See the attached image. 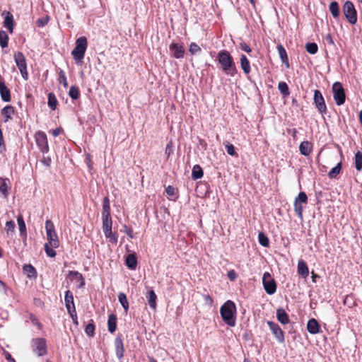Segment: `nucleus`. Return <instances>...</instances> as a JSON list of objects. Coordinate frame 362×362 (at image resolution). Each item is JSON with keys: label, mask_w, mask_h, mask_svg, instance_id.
<instances>
[{"label": "nucleus", "mask_w": 362, "mask_h": 362, "mask_svg": "<svg viewBox=\"0 0 362 362\" xmlns=\"http://www.w3.org/2000/svg\"><path fill=\"white\" fill-rule=\"evenodd\" d=\"M95 325L94 321L93 320L90 319L85 327V332L88 337H93L95 334Z\"/></svg>", "instance_id": "obj_36"}, {"label": "nucleus", "mask_w": 362, "mask_h": 362, "mask_svg": "<svg viewBox=\"0 0 362 362\" xmlns=\"http://www.w3.org/2000/svg\"><path fill=\"white\" fill-rule=\"evenodd\" d=\"M305 49L308 53L315 54L318 51V46L315 42H308L305 45Z\"/></svg>", "instance_id": "obj_46"}, {"label": "nucleus", "mask_w": 362, "mask_h": 362, "mask_svg": "<svg viewBox=\"0 0 362 362\" xmlns=\"http://www.w3.org/2000/svg\"><path fill=\"white\" fill-rule=\"evenodd\" d=\"M204 298L206 303H209L210 305L213 303V299L209 295H205Z\"/></svg>", "instance_id": "obj_64"}, {"label": "nucleus", "mask_w": 362, "mask_h": 362, "mask_svg": "<svg viewBox=\"0 0 362 362\" xmlns=\"http://www.w3.org/2000/svg\"><path fill=\"white\" fill-rule=\"evenodd\" d=\"M65 305L67 310L75 307L74 296L71 291L67 290L65 293Z\"/></svg>", "instance_id": "obj_31"}, {"label": "nucleus", "mask_w": 362, "mask_h": 362, "mask_svg": "<svg viewBox=\"0 0 362 362\" xmlns=\"http://www.w3.org/2000/svg\"><path fill=\"white\" fill-rule=\"evenodd\" d=\"M170 50L173 52V56L176 59H182L185 55V48L182 45L173 42L169 46Z\"/></svg>", "instance_id": "obj_17"}, {"label": "nucleus", "mask_w": 362, "mask_h": 362, "mask_svg": "<svg viewBox=\"0 0 362 362\" xmlns=\"http://www.w3.org/2000/svg\"><path fill=\"white\" fill-rule=\"evenodd\" d=\"M343 13L347 21L352 25L357 22V12L354 4L350 1H346L343 6Z\"/></svg>", "instance_id": "obj_7"}, {"label": "nucleus", "mask_w": 362, "mask_h": 362, "mask_svg": "<svg viewBox=\"0 0 362 362\" xmlns=\"http://www.w3.org/2000/svg\"><path fill=\"white\" fill-rule=\"evenodd\" d=\"M236 306L233 301L227 300L220 308V314L223 322L230 327H234L236 322Z\"/></svg>", "instance_id": "obj_3"}, {"label": "nucleus", "mask_w": 362, "mask_h": 362, "mask_svg": "<svg viewBox=\"0 0 362 362\" xmlns=\"http://www.w3.org/2000/svg\"><path fill=\"white\" fill-rule=\"evenodd\" d=\"M267 324L268 325L270 330L272 331L278 342L284 343L285 341L284 332L279 327V325L272 321H267Z\"/></svg>", "instance_id": "obj_14"}, {"label": "nucleus", "mask_w": 362, "mask_h": 362, "mask_svg": "<svg viewBox=\"0 0 362 362\" xmlns=\"http://www.w3.org/2000/svg\"><path fill=\"white\" fill-rule=\"evenodd\" d=\"M307 330L312 334H316L321 332L320 326L315 318H311L308 321Z\"/></svg>", "instance_id": "obj_19"}, {"label": "nucleus", "mask_w": 362, "mask_h": 362, "mask_svg": "<svg viewBox=\"0 0 362 362\" xmlns=\"http://www.w3.org/2000/svg\"><path fill=\"white\" fill-rule=\"evenodd\" d=\"M125 264L130 269H135L137 265V259L134 254H129L127 256Z\"/></svg>", "instance_id": "obj_28"}, {"label": "nucleus", "mask_w": 362, "mask_h": 362, "mask_svg": "<svg viewBox=\"0 0 362 362\" xmlns=\"http://www.w3.org/2000/svg\"><path fill=\"white\" fill-rule=\"evenodd\" d=\"M189 51L192 55H194L201 52L202 49L197 44H196L195 42H192L189 45Z\"/></svg>", "instance_id": "obj_49"}, {"label": "nucleus", "mask_w": 362, "mask_h": 362, "mask_svg": "<svg viewBox=\"0 0 362 362\" xmlns=\"http://www.w3.org/2000/svg\"><path fill=\"white\" fill-rule=\"evenodd\" d=\"M8 36L6 31L0 30V45L2 48H5L8 46Z\"/></svg>", "instance_id": "obj_43"}, {"label": "nucleus", "mask_w": 362, "mask_h": 362, "mask_svg": "<svg viewBox=\"0 0 362 362\" xmlns=\"http://www.w3.org/2000/svg\"><path fill=\"white\" fill-rule=\"evenodd\" d=\"M17 221L19 227L20 233L21 235L26 236V226L23 218L21 215L17 217Z\"/></svg>", "instance_id": "obj_39"}, {"label": "nucleus", "mask_w": 362, "mask_h": 362, "mask_svg": "<svg viewBox=\"0 0 362 362\" xmlns=\"http://www.w3.org/2000/svg\"><path fill=\"white\" fill-rule=\"evenodd\" d=\"M173 151L172 142H170L169 144H167V146L165 147V153L167 155L168 158L173 153Z\"/></svg>", "instance_id": "obj_56"}, {"label": "nucleus", "mask_w": 362, "mask_h": 362, "mask_svg": "<svg viewBox=\"0 0 362 362\" xmlns=\"http://www.w3.org/2000/svg\"><path fill=\"white\" fill-rule=\"evenodd\" d=\"M40 162L46 167L49 168L51 165L52 159L49 156H43Z\"/></svg>", "instance_id": "obj_54"}, {"label": "nucleus", "mask_w": 362, "mask_h": 362, "mask_svg": "<svg viewBox=\"0 0 362 362\" xmlns=\"http://www.w3.org/2000/svg\"><path fill=\"white\" fill-rule=\"evenodd\" d=\"M204 173L202 168L199 165H195L192 171V177L193 180H198L203 177Z\"/></svg>", "instance_id": "obj_32"}, {"label": "nucleus", "mask_w": 362, "mask_h": 362, "mask_svg": "<svg viewBox=\"0 0 362 362\" xmlns=\"http://www.w3.org/2000/svg\"><path fill=\"white\" fill-rule=\"evenodd\" d=\"M298 274L303 278H306L308 276V267L303 259L299 260L298 262Z\"/></svg>", "instance_id": "obj_27"}, {"label": "nucleus", "mask_w": 362, "mask_h": 362, "mask_svg": "<svg viewBox=\"0 0 362 362\" xmlns=\"http://www.w3.org/2000/svg\"><path fill=\"white\" fill-rule=\"evenodd\" d=\"M175 188L171 185L168 186L165 189L167 194L171 197L175 195Z\"/></svg>", "instance_id": "obj_58"}, {"label": "nucleus", "mask_w": 362, "mask_h": 362, "mask_svg": "<svg viewBox=\"0 0 362 362\" xmlns=\"http://www.w3.org/2000/svg\"><path fill=\"white\" fill-rule=\"evenodd\" d=\"M108 331L110 333L115 332L117 328V317L115 314H110L107 320Z\"/></svg>", "instance_id": "obj_30"}, {"label": "nucleus", "mask_w": 362, "mask_h": 362, "mask_svg": "<svg viewBox=\"0 0 362 362\" xmlns=\"http://www.w3.org/2000/svg\"><path fill=\"white\" fill-rule=\"evenodd\" d=\"M146 298L150 308L153 310H156L157 307V296L153 289L149 290L146 294Z\"/></svg>", "instance_id": "obj_21"}, {"label": "nucleus", "mask_w": 362, "mask_h": 362, "mask_svg": "<svg viewBox=\"0 0 362 362\" xmlns=\"http://www.w3.org/2000/svg\"><path fill=\"white\" fill-rule=\"evenodd\" d=\"M1 16L4 17V26L8 29L10 33H12L15 25L13 14L9 11H4Z\"/></svg>", "instance_id": "obj_15"}, {"label": "nucleus", "mask_w": 362, "mask_h": 362, "mask_svg": "<svg viewBox=\"0 0 362 362\" xmlns=\"http://www.w3.org/2000/svg\"><path fill=\"white\" fill-rule=\"evenodd\" d=\"M118 300L124 311L127 313L129 310V302L127 300L126 294L124 293H119L118 294Z\"/></svg>", "instance_id": "obj_37"}, {"label": "nucleus", "mask_w": 362, "mask_h": 362, "mask_svg": "<svg viewBox=\"0 0 362 362\" xmlns=\"http://www.w3.org/2000/svg\"><path fill=\"white\" fill-rule=\"evenodd\" d=\"M6 150V144L4 140V136L1 129L0 128V153Z\"/></svg>", "instance_id": "obj_53"}, {"label": "nucleus", "mask_w": 362, "mask_h": 362, "mask_svg": "<svg viewBox=\"0 0 362 362\" xmlns=\"http://www.w3.org/2000/svg\"><path fill=\"white\" fill-rule=\"evenodd\" d=\"M279 57L283 64L286 65L287 68L289 67V61L287 55V52L281 44H279L276 47Z\"/></svg>", "instance_id": "obj_24"}, {"label": "nucleus", "mask_w": 362, "mask_h": 362, "mask_svg": "<svg viewBox=\"0 0 362 362\" xmlns=\"http://www.w3.org/2000/svg\"><path fill=\"white\" fill-rule=\"evenodd\" d=\"M325 39L328 44H330V45L334 44V41L332 40V37L331 34H329V33L327 34L325 37Z\"/></svg>", "instance_id": "obj_60"}, {"label": "nucleus", "mask_w": 362, "mask_h": 362, "mask_svg": "<svg viewBox=\"0 0 362 362\" xmlns=\"http://www.w3.org/2000/svg\"><path fill=\"white\" fill-rule=\"evenodd\" d=\"M15 114V109L11 105H6L1 110V115L4 118L5 123L8 122L12 119L13 115Z\"/></svg>", "instance_id": "obj_20"}, {"label": "nucleus", "mask_w": 362, "mask_h": 362, "mask_svg": "<svg viewBox=\"0 0 362 362\" xmlns=\"http://www.w3.org/2000/svg\"><path fill=\"white\" fill-rule=\"evenodd\" d=\"M58 81L59 83H62L65 88L68 87V82L65 72L62 69L59 71Z\"/></svg>", "instance_id": "obj_47"}, {"label": "nucleus", "mask_w": 362, "mask_h": 362, "mask_svg": "<svg viewBox=\"0 0 362 362\" xmlns=\"http://www.w3.org/2000/svg\"><path fill=\"white\" fill-rule=\"evenodd\" d=\"M69 276L72 279H75L81 281L80 287H83L85 285L84 279L81 273L77 271H70L69 273Z\"/></svg>", "instance_id": "obj_38"}, {"label": "nucleus", "mask_w": 362, "mask_h": 362, "mask_svg": "<svg viewBox=\"0 0 362 362\" xmlns=\"http://www.w3.org/2000/svg\"><path fill=\"white\" fill-rule=\"evenodd\" d=\"M15 227V222L13 221H9L6 222L5 229L6 232L8 233L9 232H13Z\"/></svg>", "instance_id": "obj_51"}, {"label": "nucleus", "mask_w": 362, "mask_h": 362, "mask_svg": "<svg viewBox=\"0 0 362 362\" xmlns=\"http://www.w3.org/2000/svg\"><path fill=\"white\" fill-rule=\"evenodd\" d=\"M112 221L111 217H103V230L105 237L109 238L112 243H116L117 242V235L112 233Z\"/></svg>", "instance_id": "obj_11"}, {"label": "nucleus", "mask_w": 362, "mask_h": 362, "mask_svg": "<svg viewBox=\"0 0 362 362\" xmlns=\"http://www.w3.org/2000/svg\"><path fill=\"white\" fill-rule=\"evenodd\" d=\"M69 95L72 100H77L80 97L79 88L76 86H71L69 91Z\"/></svg>", "instance_id": "obj_41"}, {"label": "nucleus", "mask_w": 362, "mask_h": 362, "mask_svg": "<svg viewBox=\"0 0 362 362\" xmlns=\"http://www.w3.org/2000/svg\"><path fill=\"white\" fill-rule=\"evenodd\" d=\"M341 162L337 163V165L331 169V170L328 173V177L330 179H335L339 175L341 170Z\"/></svg>", "instance_id": "obj_35"}, {"label": "nucleus", "mask_w": 362, "mask_h": 362, "mask_svg": "<svg viewBox=\"0 0 362 362\" xmlns=\"http://www.w3.org/2000/svg\"><path fill=\"white\" fill-rule=\"evenodd\" d=\"M102 217H111L110 206H103Z\"/></svg>", "instance_id": "obj_52"}, {"label": "nucleus", "mask_w": 362, "mask_h": 362, "mask_svg": "<svg viewBox=\"0 0 362 362\" xmlns=\"http://www.w3.org/2000/svg\"><path fill=\"white\" fill-rule=\"evenodd\" d=\"M115 346L116 356L119 359H121L124 356V349L123 344V340L122 336L118 335L115 339Z\"/></svg>", "instance_id": "obj_18"}, {"label": "nucleus", "mask_w": 362, "mask_h": 362, "mask_svg": "<svg viewBox=\"0 0 362 362\" xmlns=\"http://www.w3.org/2000/svg\"><path fill=\"white\" fill-rule=\"evenodd\" d=\"M240 67L245 75L251 72L250 63L245 54H241L240 58Z\"/></svg>", "instance_id": "obj_23"}, {"label": "nucleus", "mask_w": 362, "mask_h": 362, "mask_svg": "<svg viewBox=\"0 0 362 362\" xmlns=\"http://www.w3.org/2000/svg\"><path fill=\"white\" fill-rule=\"evenodd\" d=\"M258 240L261 245L264 247L269 246V240L268 237L263 233L260 232L258 235Z\"/></svg>", "instance_id": "obj_45"}, {"label": "nucleus", "mask_w": 362, "mask_h": 362, "mask_svg": "<svg viewBox=\"0 0 362 362\" xmlns=\"http://www.w3.org/2000/svg\"><path fill=\"white\" fill-rule=\"evenodd\" d=\"M13 59L23 78L28 80V72L27 70V63L23 53L21 52H16L13 54Z\"/></svg>", "instance_id": "obj_6"}, {"label": "nucleus", "mask_w": 362, "mask_h": 362, "mask_svg": "<svg viewBox=\"0 0 362 362\" xmlns=\"http://www.w3.org/2000/svg\"><path fill=\"white\" fill-rule=\"evenodd\" d=\"M31 348L37 356H43L47 354V341L45 338L37 337L33 339Z\"/></svg>", "instance_id": "obj_5"}, {"label": "nucleus", "mask_w": 362, "mask_h": 362, "mask_svg": "<svg viewBox=\"0 0 362 362\" xmlns=\"http://www.w3.org/2000/svg\"><path fill=\"white\" fill-rule=\"evenodd\" d=\"M10 181L8 178L0 177V192L4 198L8 196V185Z\"/></svg>", "instance_id": "obj_26"}, {"label": "nucleus", "mask_w": 362, "mask_h": 362, "mask_svg": "<svg viewBox=\"0 0 362 362\" xmlns=\"http://www.w3.org/2000/svg\"><path fill=\"white\" fill-rule=\"evenodd\" d=\"M67 311H68L69 314L70 315L71 317H72L73 316L77 315L75 307L70 308L69 310H67Z\"/></svg>", "instance_id": "obj_63"}, {"label": "nucleus", "mask_w": 362, "mask_h": 362, "mask_svg": "<svg viewBox=\"0 0 362 362\" xmlns=\"http://www.w3.org/2000/svg\"><path fill=\"white\" fill-rule=\"evenodd\" d=\"M278 88H279V91L281 92V93L284 96L286 97L290 95L289 88L286 82H284V81L279 82V85H278Z\"/></svg>", "instance_id": "obj_42"}, {"label": "nucleus", "mask_w": 362, "mask_h": 362, "mask_svg": "<svg viewBox=\"0 0 362 362\" xmlns=\"http://www.w3.org/2000/svg\"><path fill=\"white\" fill-rule=\"evenodd\" d=\"M313 102L315 105V107L320 114L325 115L327 113V105L325 104L324 97L322 96V94L320 92V90H315L314 91Z\"/></svg>", "instance_id": "obj_13"}, {"label": "nucleus", "mask_w": 362, "mask_h": 362, "mask_svg": "<svg viewBox=\"0 0 362 362\" xmlns=\"http://www.w3.org/2000/svg\"><path fill=\"white\" fill-rule=\"evenodd\" d=\"M23 272L30 279L37 277V271L35 268L31 264H25L23 267Z\"/></svg>", "instance_id": "obj_29"}, {"label": "nucleus", "mask_w": 362, "mask_h": 362, "mask_svg": "<svg viewBox=\"0 0 362 362\" xmlns=\"http://www.w3.org/2000/svg\"><path fill=\"white\" fill-rule=\"evenodd\" d=\"M88 47L87 38L80 37L76 40V47L71 52V55L76 62H81L84 58L85 52Z\"/></svg>", "instance_id": "obj_4"}, {"label": "nucleus", "mask_w": 362, "mask_h": 362, "mask_svg": "<svg viewBox=\"0 0 362 362\" xmlns=\"http://www.w3.org/2000/svg\"><path fill=\"white\" fill-rule=\"evenodd\" d=\"M276 318L283 325H287L290 322L288 315L283 308L277 309Z\"/></svg>", "instance_id": "obj_25"}, {"label": "nucleus", "mask_w": 362, "mask_h": 362, "mask_svg": "<svg viewBox=\"0 0 362 362\" xmlns=\"http://www.w3.org/2000/svg\"><path fill=\"white\" fill-rule=\"evenodd\" d=\"M125 232L127 233V235L130 238H133L134 236H133V230L132 228H127L125 226Z\"/></svg>", "instance_id": "obj_61"}, {"label": "nucleus", "mask_w": 362, "mask_h": 362, "mask_svg": "<svg viewBox=\"0 0 362 362\" xmlns=\"http://www.w3.org/2000/svg\"><path fill=\"white\" fill-rule=\"evenodd\" d=\"M223 145L226 149L227 153L230 156H235V157L238 156V154L236 153L235 147L232 144H230L228 141H226L223 143Z\"/></svg>", "instance_id": "obj_44"}, {"label": "nucleus", "mask_w": 362, "mask_h": 362, "mask_svg": "<svg viewBox=\"0 0 362 362\" xmlns=\"http://www.w3.org/2000/svg\"><path fill=\"white\" fill-rule=\"evenodd\" d=\"M240 46L241 49L246 52L247 53H250L252 52V49L250 47V46L247 45L245 42L240 43Z\"/></svg>", "instance_id": "obj_57"}, {"label": "nucleus", "mask_w": 362, "mask_h": 362, "mask_svg": "<svg viewBox=\"0 0 362 362\" xmlns=\"http://www.w3.org/2000/svg\"><path fill=\"white\" fill-rule=\"evenodd\" d=\"M5 358L8 362H16V360L12 357V356L8 352H6L5 354Z\"/></svg>", "instance_id": "obj_62"}, {"label": "nucleus", "mask_w": 362, "mask_h": 362, "mask_svg": "<svg viewBox=\"0 0 362 362\" xmlns=\"http://www.w3.org/2000/svg\"><path fill=\"white\" fill-rule=\"evenodd\" d=\"M307 204V194L304 192H300L298 197H296L293 202L294 211L300 219L303 218V205H306Z\"/></svg>", "instance_id": "obj_8"}, {"label": "nucleus", "mask_w": 362, "mask_h": 362, "mask_svg": "<svg viewBox=\"0 0 362 362\" xmlns=\"http://www.w3.org/2000/svg\"><path fill=\"white\" fill-rule=\"evenodd\" d=\"M355 167L357 170L360 171L362 169V153L358 151L354 156Z\"/></svg>", "instance_id": "obj_40"}, {"label": "nucleus", "mask_w": 362, "mask_h": 362, "mask_svg": "<svg viewBox=\"0 0 362 362\" xmlns=\"http://www.w3.org/2000/svg\"><path fill=\"white\" fill-rule=\"evenodd\" d=\"M47 105L52 110H55L57 109L58 101L53 93H48Z\"/></svg>", "instance_id": "obj_34"}, {"label": "nucleus", "mask_w": 362, "mask_h": 362, "mask_svg": "<svg viewBox=\"0 0 362 362\" xmlns=\"http://www.w3.org/2000/svg\"><path fill=\"white\" fill-rule=\"evenodd\" d=\"M49 21V17L46 16L45 17L38 18L36 21V24L38 27H44L46 25Z\"/></svg>", "instance_id": "obj_50"}, {"label": "nucleus", "mask_w": 362, "mask_h": 362, "mask_svg": "<svg viewBox=\"0 0 362 362\" xmlns=\"http://www.w3.org/2000/svg\"><path fill=\"white\" fill-rule=\"evenodd\" d=\"M0 293L2 294H6V285L4 282L0 280Z\"/></svg>", "instance_id": "obj_59"}, {"label": "nucleus", "mask_w": 362, "mask_h": 362, "mask_svg": "<svg viewBox=\"0 0 362 362\" xmlns=\"http://www.w3.org/2000/svg\"><path fill=\"white\" fill-rule=\"evenodd\" d=\"M45 230L47 243L45 245V251L48 257H54L57 252L54 249L59 246V240L54 223L51 220L46 221Z\"/></svg>", "instance_id": "obj_2"}, {"label": "nucleus", "mask_w": 362, "mask_h": 362, "mask_svg": "<svg viewBox=\"0 0 362 362\" xmlns=\"http://www.w3.org/2000/svg\"><path fill=\"white\" fill-rule=\"evenodd\" d=\"M329 9L334 18H337L339 16V6L337 1H332Z\"/></svg>", "instance_id": "obj_33"}, {"label": "nucleus", "mask_w": 362, "mask_h": 362, "mask_svg": "<svg viewBox=\"0 0 362 362\" xmlns=\"http://www.w3.org/2000/svg\"><path fill=\"white\" fill-rule=\"evenodd\" d=\"M219 69L226 76L235 77L238 74V70L233 56L226 49H222L217 53L216 59Z\"/></svg>", "instance_id": "obj_1"}, {"label": "nucleus", "mask_w": 362, "mask_h": 362, "mask_svg": "<svg viewBox=\"0 0 362 362\" xmlns=\"http://www.w3.org/2000/svg\"><path fill=\"white\" fill-rule=\"evenodd\" d=\"M35 140L36 145L42 153H47L49 151L47 136L42 131H37L35 134Z\"/></svg>", "instance_id": "obj_9"}, {"label": "nucleus", "mask_w": 362, "mask_h": 362, "mask_svg": "<svg viewBox=\"0 0 362 362\" xmlns=\"http://www.w3.org/2000/svg\"><path fill=\"white\" fill-rule=\"evenodd\" d=\"M299 151L303 156H309L313 151V144L308 141H302L299 146Z\"/></svg>", "instance_id": "obj_22"}, {"label": "nucleus", "mask_w": 362, "mask_h": 362, "mask_svg": "<svg viewBox=\"0 0 362 362\" xmlns=\"http://www.w3.org/2000/svg\"><path fill=\"white\" fill-rule=\"evenodd\" d=\"M262 284L266 293L274 294L276 291V284L269 272H264L262 277Z\"/></svg>", "instance_id": "obj_12"}, {"label": "nucleus", "mask_w": 362, "mask_h": 362, "mask_svg": "<svg viewBox=\"0 0 362 362\" xmlns=\"http://www.w3.org/2000/svg\"><path fill=\"white\" fill-rule=\"evenodd\" d=\"M334 100L339 106L342 105L346 100L344 89L339 82H335L332 86Z\"/></svg>", "instance_id": "obj_10"}, {"label": "nucleus", "mask_w": 362, "mask_h": 362, "mask_svg": "<svg viewBox=\"0 0 362 362\" xmlns=\"http://www.w3.org/2000/svg\"><path fill=\"white\" fill-rule=\"evenodd\" d=\"M0 95L4 102H10L11 100V91L6 86L4 80L0 74Z\"/></svg>", "instance_id": "obj_16"}, {"label": "nucleus", "mask_w": 362, "mask_h": 362, "mask_svg": "<svg viewBox=\"0 0 362 362\" xmlns=\"http://www.w3.org/2000/svg\"><path fill=\"white\" fill-rule=\"evenodd\" d=\"M29 319L32 324L36 326L38 328V329L41 330L42 329V323L34 314H30Z\"/></svg>", "instance_id": "obj_48"}, {"label": "nucleus", "mask_w": 362, "mask_h": 362, "mask_svg": "<svg viewBox=\"0 0 362 362\" xmlns=\"http://www.w3.org/2000/svg\"><path fill=\"white\" fill-rule=\"evenodd\" d=\"M227 276L231 281H233L237 279L238 275L235 270L231 269L228 272Z\"/></svg>", "instance_id": "obj_55"}]
</instances>
